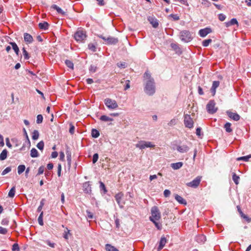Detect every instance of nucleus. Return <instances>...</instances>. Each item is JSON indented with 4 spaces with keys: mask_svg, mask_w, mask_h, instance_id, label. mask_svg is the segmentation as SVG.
I'll return each instance as SVG.
<instances>
[{
    "mask_svg": "<svg viewBox=\"0 0 251 251\" xmlns=\"http://www.w3.org/2000/svg\"><path fill=\"white\" fill-rule=\"evenodd\" d=\"M145 93L150 96L152 95L155 92V87L154 79L147 80L145 87Z\"/></svg>",
    "mask_w": 251,
    "mask_h": 251,
    "instance_id": "1",
    "label": "nucleus"
},
{
    "mask_svg": "<svg viewBox=\"0 0 251 251\" xmlns=\"http://www.w3.org/2000/svg\"><path fill=\"white\" fill-rule=\"evenodd\" d=\"M179 38L183 42L188 43L190 42L193 38L192 33L189 30H183L179 32Z\"/></svg>",
    "mask_w": 251,
    "mask_h": 251,
    "instance_id": "2",
    "label": "nucleus"
},
{
    "mask_svg": "<svg viewBox=\"0 0 251 251\" xmlns=\"http://www.w3.org/2000/svg\"><path fill=\"white\" fill-rule=\"evenodd\" d=\"M151 216L149 217V219L151 221H153V220H159L161 219V213L158 208L156 206L151 207Z\"/></svg>",
    "mask_w": 251,
    "mask_h": 251,
    "instance_id": "3",
    "label": "nucleus"
},
{
    "mask_svg": "<svg viewBox=\"0 0 251 251\" xmlns=\"http://www.w3.org/2000/svg\"><path fill=\"white\" fill-rule=\"evenodd\" d=\"M173 149L174 150H176L180 153H183L187 152L189 151L190 148L187 144L180 143L178 144L174 145Z\"/></svg>",
    "mask_w": 251,
    "mask_h": 251,
    "instance_id": "4",
    "label": "nucleus"
},
{
    "mask_svg": "<svg viewBox=\"0 0 251 251\" xmlns=\"http://www.w3.org/2000/svg\"><path fill=\"white\" fill-rule=\"evenodd\" d=\"M194 121L189 114H184V124L186 127L192 128L194 127Z\"/></svg>",
    "mask_w": 251,
    "mask_h": 251,
    "instance_id": "5",
    "label": "nucleus"
},
{
    "mask_svg": "<svg viewBox=\"0 0 251 251\" xmlns=\"http://www.w3.org/2000/svg\"><path fill=\"white\" fill-rule=\"evenodd\" d=\"M155 145L151 142L140 141L135 145V147L141 150L144 149L146 148H153Z\"/></svg>",
    "mask_w": 251,
    "mask_h": 251,
    "instance_id": "6",
    "label": "nucleus"
},
{
    "mask_svg": "<svg viewBox=\"0 0 251 251\" xmlns=\"http://www.w3.org/2000/svg\"><path fill=\"white\" fill-rule=\"evenodd\" d=\"M98 37L102 39L105 41L104 43L107 45H115L118 42V38L113 37H106L102 35H98Z\"/></svg>",
    "mask_w": 251,
    "mask_h": 251,
    "instance_id": "7",
    "label": "nucleus"
},
{
    "mask_svg": "<svg viewBox=\"0 0 251 251\" xmlns=\"http://www.w3.org/2000/svg\"><path fill=\"white\" fill-rule=\"evenodd\" d=\"M104 103L109 109H115L118 107V105L116 100L109 98H106L104 100Z\"/></svg>",
    "mask_w": 251,
    "mask_h": 251,
    "instance_id": "8",
    "label": "nucleus"
},
{
    "mask_svg": "<svg viewBox=\"0 0 251 251\" xmlns=\"http://www.w3.org/2000/svg\"><path fill=\"white\" fill-rule=\"evenodd\" d=\"M86 37L87 36L85 31L83 30H78L74 35L75 39L77 42H83L86 39Z\"/></svg>",
    "mask_w": 251,
    "mask_h": 251,
    "instance_id": "9",
    "label": "nucleus"
},
{
    "mask_svg": "<svg viewBox=\"0 0 251 251\" xmlns=\"http://www.w3.org/2000/svg\"><path fill=\"white\" fill-rule=\"evenodd\" d=\"M216 103L213 100H210L206 105L207 112L209 114H214L217 111V108L215 107Z\"/></svg>",
    "mask_w": 251,
    "mask_h": 251,
    "instance_id": "10",
    "label": "nucleus"
},
{
    "mask_svg": "<svg viewBox=\"0 0 251 251\" xmlns=\"http://www.w3.org/2000/svg\"><path fill=\"white\" fill-rule=\"evenodd\" d=\"M201 177L198 176L192 181L187 183L186 185L188 187L196 188L198 187L201 181Z\"/></svg>",
    "mask_w": 251,
    "mask_h": 251,
    "instance_id": "11",
    "label": "nucleus"
},
{
    "mask_svg": "<svg viewBox=\"0 0 251 251\" xmlns=\"http://www.w3.org/2000/svg\"><path fill=\"white\" fill-rule=\"evenodd\" d=\"M123 196L124 194L122 192H120L115 196V200L121 208H123L125 204V202L122 201Z\"/></svg>",
    "mask_w": 251,
    "mask_h": 251,
    "instance_id": "12",
    "label": "nucleus"
},
{
    "mask_svg": "<svg viewBox=\"0 0 251 251\" xmlns=\"http://www.w3.org/2000/svg\"><path fill=\"white\" fill-rule=\"evenodd\" d=\"M83 190L86 194H90L92 191L91 185L89 181H86L83 184Z\"/></svg>",
    "mask_w": 251,
    "mask_h": 251,
    "instance_id": "13",
    "label": "nucleus"
},
{
    "mask_svg": "<svg viewBox=\"0 0 251 251\" xmlns=\"http://www.w3.org/2000/svg\"><path fill=\"white\" fill-rule=\"evenodd\" d=\"M212 32V30L210 28L206 27L201 29L199 31L200 36L201 37H205L208 34Z\"/></svg>",
    "mask_w": 251,
    "mask_h": 251,
    "instance_id": "14",
    "label": "nucleus"
},
{
    "mask_svg": "<svg viewBox=\"0 0 251 251\" xmlns=\"http://www.w3.org/2000/svg\"><path fill=\"white\" fill-rule=\"evenodd\" d=\"M148 20L154 28H157L158 26V20L153 16H149Z\"/></svg>",
    "mask_w": 251,
    "mask_h": 251,
    "instance_id": "15",
    "label": "nucleus"
},
{
    "mask_svg": "<svg viewBox=\"0 0 251 251\" xmlns=\"http://www.w3.org/2000/svg\"><path fill=\"white\" fill-rule=\"evenodd\" d=\"M226 113L230 118L232 119L235 121L239 120L240 118V116L236 113H233L230 111H227Z\"/></svg>",
    "mask_w": 251,
    "mask_h": 251,
    "instance_id": "16",
    "label": "nucleus"
},
{
    "mask_svg": "<svg viewBox=\"0 0 251 251\" xmlns=\"http://www.w3.org/2000/svg\"><path fill=\"white\" fill-rule=\"evenodd\" d=\"M220 85V82L219 81H214L212 83V86L210 89L211 92L212 94V96H214L216 93V90Z\"/></svg>",
    "mask_w": 251,
    "mask_h": 251,
    "instance_id": "17",
    "label": "nucleus"
},
{
    "mask_svg": "<svg viewBox=\"0 0 251 251\" xmlns=\"http://www.w3.org/2000/svg\"><path fill=\"white\" fill-rule=\"evenodd\" d=\"M167 242V240L165 237H162L159 243V246L157 247V251H160L163 249Z\"/></svg>",
    "mask_w": 251,
    "mask_h": 251,
    "instance_id": "18",
    "label": "nucleus"
},
{
    "mask_svg": "<svg viewBox=\"0 0 251 251\" xmlns=\"http://www.w3.org/2000/svg\"><path fill=\"white\" fill-rule=\"evenodd\" d=\"M24 38L25 41L27 44H30L33 41L32 36L30 34H29V33H24Z\"/></svg>",
    "mask_w": 251,
    "mask_h": 251,
    "instance_id": "19",
    "label": "nucleus"
},
{
    "mask_svg": "<svg viewBox=\"0 0 251 251\" xmlns=\"http://www.w3.org/2000/svg\"><path fill=\"white\" fill-rule=\"evenodd\" d=\"M171 47L174 50H175L176 53L180 54L182 53L181 50L178 44L176 43H172L171 44Z\"/></svg>",
    "mask_w": 251,
    "mask_h": 251,
    "instance_id": "20",
    "label": "nucleus"
},
{
    "mask_svg": "<svg viewBox=\"0 0 251 251\" xmlns=\"http://www.w3.org/2000/svg\"><path fill=\"white\" fill-rule=\"evenodd\" d=\"M196 240L200 244H203L206 241V237L203 234L199 235L196 237Z\"/></svg>",
    "mask_w": 251,
    "mask_h": 251,
    "instance_id": "21",
    "label": "nucleus"
},
{
    "mask_svg": "<svg viewBox=\"0 0 251 251\" xmlns=\"http://www.w3.org/2000/svg\"><path fill=\"white\" fill-rule=\"evenodd\" d=\"M175 198L179 203L183 204L184 205H186L187 202L185 200H184L182 197L180 196L175 194Z\"/></svg>",
    "mask_w": 251,
    "mask_h": 251,
    "instance_id": "22",
    "label": "nucleus"
},
{
    "mask_svg": "<svg viewBox=\"0 0 251 251\" xmlns=\"http://www.w3.org/2000/svg\"><path fill=\"white\" fill-rule=\"evenodd\" d=\"M225 24L227 27L234 25H237V26H238V21L235 18L232 19L230 21L226 22Z\"/></svg>",
    "mask_w": 251,
    "mask_h": 251,
    "instance_id": "23",
    "label": "nucleus"
},
{
    "mask_svg": "<svg viewBox=\"0 0 251 251\" xmlns=\"http://www.w3.org/2000/svg\"><path fill=\"white\" fill-rule=\"evenodd\" d=\"M171 167L174 170H177L180 169L183 165V163L181 162H179L177 163H174L171 164Z\"/></svg>",
    "mask_w": 251,
    "mask_h": 251,
    "instance_id": "24",
    "label": "nucleus"
},
{
    "mask_svg": "<svg viewBox=\"0 0 251 251\" xmlns=\"http://www.w3.org/2000/svg\"><path fill=\"white\" fill-rule=\"evenodd\" d=\"M49 26V24L46 22L43 23H40L39 24V27L40 29L43 30H47L48 29Z\"/></svg>",
    "mask_w": 251,
    "mask_h": 251,
    "instance_id": "25",
    "label": "nucleus"
},
{
    "mask_svg": "<svg viewBox=\"0 0 251 251\" xmlns=\"http://www.w3.org/2000/svg\"><path fill=\"white\" fill-rule=\"evenodd\" d=\"M105 250L106 251H119L114 246H113L109 244H106Z\"/></svg>",
    "mask_w": 251,
    "mask_h": 251,
    "instance_id": "26",
    "label": "nucleus"
},
{
    "mask_svg": "<svg viewBox=\"0 0 251 251\" xmlns=\"http://www.w3.org/2000/svg\"><path fill=\"white\" fill-rule=\"evenodd\" d=\"M51 7L56 10L58 13L61 14L62 15H64L65 14V12H64L61 8L55 4L52 5Z\"/></svg>",
    "mask_w": 251,
    "mask_h": 251,
    "instance_id": "27",
    "label": "nucleus"
},
{
    "mask_svg": "<svg viewBox=\"0 0 251 251\" xmlns=\"http://www.w3.org/2000/svg\"><path fill=\"white\" fill-rule=\"evenodd\" d=\"M30 156L32 157H38L39 155L38 151L35 148H32L30 151Z\"/></svg>",
    "mask_w": 251,
    "mask_h": 251,
    "instance_id": "28",
    "label": "nucleus"
},
{
    "mask_svg": "<svg viewBox=\"0 0 251 251\" xmlns=\"http://www.w3.org/2000/svg\"><path fill=\"white\" fill-rule=\"evenodd\" d=\"M10 44L12 46L13 50H14L15 52L17 55L19 54V52L20 51L19 47L17 45L15 42H10Z\"/></svg>",
    "mask_w": 251,
    "mask_h": 251,
    "instance_id": "29",
    "label": "nucleus"
},
{
    "mask_svg": "<svg viewBox=\"0 0 251 251\" xmlns=\"http://www.w3.org/2000/svg\"><path fill=\"white\" fill-rule=\"evenodd\" d=\"M7 151L6 149L3 150L0 154V160H4L7 157Z\"/></svg>",
    "mask_w": 251,
    "mask_h": 251,
    "instance_id": "30",
    "label": "nucleus"
},
{
    "mask_svg": "<svg viewBox=\"0 0 251 251\" xmlns=\"http://www.w3.org/2000/svg\"><path fill=\"white\" fill-rule=\"evenodd\" d=\"M231 124L230 123H226L225 126L224 128L226 131L228 133H230L232 131V129L231 128Z\"/></svg>",
    "mask_w": 251,
    "mask_h": 251,
    "instance_id": "31",
    "label": "nucleus"
},
{
    "mask_svg": "<svg viewBox=\"0 0 251 251\" xmlns=\"http://www.w3.org/2000/svg\"><path fill=\"white\" fill-rule=\"evenodd\" d=\"M39 136V133L38 130H34L32 133V139L33 140H37Z\"/></svg>",
    "mask_w": 251,
    "mask_h": 251,
    "instance_id": "32",
    "label": "nucleus"
},
{
    "mask_svg": "<svg viewBox=\"0 0 251 251\" xmlns=\"http://www.w3.org/2000/svg\"><path fill=\"white\" fill-rule=\"evenodd\" d=\"M92 136L94 138H98L100 135L99 131L96 129H92L91 131Z\"/></svg>",
    "mask_w": 251,
    "mask_h": 251,
    "instance_id": "33",
    "label": "nucleus"
},
{
    "mask_svg": "<svg viewBox=\"0 0 251 251\" xmlns=\"http://www.w3.org/2000/svg\"><path fill=\"white\" fill-rule=\"evenodd\" d=\"M100 120L102 121L108 122V121H113V119L111 118L106 115H102L100 117Z\"/></svg>",
    "mask_w": 251,
    "mask_h": 251,
    "instance_id": "34",
    "label": "nucleus"
},
{
    "mask_svg": "<svg viewBox=\"0 0 251 251\" xmlns=\"http://www.w3.org/2000/svg\"><path fill=\"white\" fill-rule=\"evenodd\" d=\"M159 220H153V221H151L155 225L156 228L158 230H161L162 228V224L159 222H158Z\"/></svg>",
    "mask_w": 251,
    "mask_h": 251,
    "instance_id": "35",
    "label": "nucleus"
},
{
    "mask_svg": "<svg viewBox=\"0 0 251 251\" xmlns=\"http://www.w3.org/2000/svg\"><path fill=\"white\" fill-rule=\"evenodd\" d=\"M251 158V154H249L247 156L240 157L237 158V160L238 161L243 160L244 161H248L250 158Z\"/></svg>",
    "mask_w": 251,
    "mask_h": 251,
    "instance_id": "36",
    "label": "nucleus"
},
{
    "mask_svg": "<svg viewBox=\"0 0 251 251\" xmlns=\"http://www.w3.org/2000/svg\"><path fill=\"white\" fill-rule=\"evenodd\" d=\"M232 179L236 185L239 184L240 177L239 176H237L235 173H233L232 175Z\"/></svg>",
    "mask_w": 251,
    "mask_h": 251,
    "instance_id": "37",
    "label": "nucleus"
},
{
    "mask_svg": "<svg viewBox=\"0 0 251 251\" xmlns=\"http://www.w3.org/2000/svg\"><path fill=\"white\" fill-rule=\"evenodd\" d=\"M25 167L24 165H20L18 167V173L20 175L24 172Z\"/></svg>",
    "mask_w": 251,
    "mask_h": 251,
    "instance_id": "38",
    "label": "nucleus"
},
{
    "mask_svg": "<svg viewBox=\"0 0 251 251\" xmlns=\"http://www.w3.org/2000/svg\"><path fill=\"white\" fill-rule=\"evenodd\" d=\"M15 191H16V190H15V186H13L11 189L9 191V193H8V196L10 197V198H13L15 196Z\"/></svg>",
    "mask_w": 251,
    "mask_h": 251,
    "instance_id": "39",
    "label": "nucleus"
},
{
    "mask_svg": "<svg viewBox=\"0 0 251 251\" xmlns=\"http://www.w3.org/2000/svg\"><path fill=\"white\" fill-rule=\"evenodd\" d=\"M88 49L93 52L96 51V46L93 43H89L88 45Z\"/></svg>",
    "mask_w": 251,
    "mask_h": 251,
    "instance_id": "40",
    "label": "nucleus"
},
{
    "mask_svg": "<svg viewBox=\"0 0 251 251\" xmlns=\"http://www.w3.org/2000/svg\"><path fill=\"white\" fill-rule=\"evenodd\" d=\"M22 50L25 59L28 60L30 58L28 52L25 50V48H23Z\"/></svg>",
    "mask_w": 251,
    "mask_h": 251,
    "instance_id": "41",
    "label": "nucleus"
},
{
    "mask_svg": "<svg viewBox=\"0 0 251 251\" xmlns=\"http://www.w3.org/2000/svg\"><path fill=\"white\" fill-rule=\"evenodd\" d=\"M43 217V212H41L38 218V223L40 226H43L44 225Z\"/></svg>",
    "mask_w": 251,
    "mask_h": 251,
    "instance_id": "42",
    "label": "nucleus"
},
{
    "mask_svg": "<svg viewBox=\"0 0 251 251\" xmlns=\"http://www.w3.org/2000/svg\"><path fill=\"white\" fill-rule=\"evenodd\" d=\"M24 134L26 140H27V147H29L30 146V142L28 138L27 132L25 128H23Z\"/></svg>",
    "mask_w": 251,
    "mask_h": 251,
    "instance_id": "43",
    "label": "nucleus"
},
{
    "mask_svg": "<svg viewBox=\"0 0 251 251\" xmlns=\"http://www.w3.org/2000/svg\"><path fill=\"white\" fill-rule=\"evenodd\" d=\"M212 40L211 39H208L206 40H204L202 41V45L203 47H207L212 42Z\"/></svg>",
    "mask_w": 251,
    "mask_h": 251,
    "instance_id": "44",
    "label": "nucleus"
},
{
    "mask_svg": "<svg viewBox=\"0 0 251 251\" xmlns=\"http://www.w3.org/2000/svg\"><path fill=\"white\" fill-rule=\"evenodd\" d=\"M240 216L242 218L244 219L247 222L250 223L251 221V219L248 217V216L244 214L243 212H240Z\"/></svg>",
    "mask_w": 251,
    "mask_h": 251,
    "instance_id": "45",
    "label": "nucleus"
},
{
    "mask_svg": "<svg viewBox=\"0 0 251 251\" xmlns=\"http://www.w3.org/2000/svg\"><path fill=\"white\" fill-rule=\"evenodd\" d=\"M65 64H66V66L68 67H69V68H70L71 69H73V68H74V64H73V63L71 61H70L69 60H66L65 61Z\"/></svg>",
    "mask_w": 251,
    "mask_h": 251,
    "instance_id": "46",
    "label": "nucleus"
},
{
    "mask_svg": "<svg viewBox=\"0 0 251 251\" xmlns=\"http://www.w3.org/2000/svg\"><path fill=\"white\" fill-rule=\"evenodd\" d=\"M66 155L67 161L69 163H71V152L69 151V148H67L66 151Z\"/></svg>",
    "mask_w": 251,
    "mask_h": 251,
    "instance_id": "47",
    "label": "nucleus"
},
{
    "mask_svg": "<svg viewBox=\"0 0 251 251\" xmlns=\"http://www.w3.org/2000/svg\"><path fill=\"white\" fill-rule=\"evenodd\" d=\"M37 147L40 150H43L44 147V143L43 141L39 142L37 145Z\"/></svg>",
    "mask_w": 251,
    "mask_h": 251,
    "instance_id": "48",
    "label": "nucleus"
},
{
    "mask_svg": "<svg viewBox=\"0 0 251 251\" xmlns=\"http://www.w3.org/2000/svg\"><path fill=\"white\" fill-rule=\"evenodd\" d=\"M144 78L146 79H147V80H151V79H153V78L151 77V74L148 72H146L145 73Z\"/></svg>",
    "mask_w": 251,
    "mask_h": 251,
    "instance_id": "49",
    "label": "nucleus"
},
{
    "mask_svg": "<svg viewBox=\"0 0 251 251\" xmlns=\"http://www.w3.org/2000/svg\"><path fill=\"white\" fill-rule=\"evenodd\" d=\"M44 199H42L40 201V204L37 208L38 212H41L44 205Z\"/></svg>",
    "mask_w": 251,
    "mask_h": 251,
    "instance_id": "50",
    "label": "nucleus"
},
{
    "mask_svg": "<svg viewBox=\"0 0 251 251\" xmlns=\"http://www.w3.org/2000/svg\"><path fill=\"white\" fill-rule=\"evenodd\" d=\"M11 171V168L10 167L6 168L1 173V175L4 176Z\"/></svg>",
    "mask_w": 251,
    "mask_h": 251,
    "instance_id": "51",
    "label": "nucleus"
},
{
    "mask_svg": "<svg viewBox=\"0 0 251 251\" xmlns=\"http://www.w3.org/2000/svg\"><path fill=\"white\" fill-rule=\"evenodd\" d=\"M43 119V116L42 115H41V114L38 115L37 116V120H36L37 123L40 124V123H42Z\"/></svg>",
    "mask_w": 251,
    "mask_h": 251,
    "instance_id": "52",
    "label": "nucleus"
},
{
    "mask_svg": "<svg viewBox=\"0 0 251 251\" xmlns=\"http://www.w3.org/2000/svg\"><path fill=\"white\" fill-rule=\"evenodd\" d=\"M219 20L221 21H224L226 18V16L222 13L219 14L218 15Z\"/></svg>",
    "mask_w": 251,
    "mask_h": 251,
    "instance_id": "53",
    "label": "nucleus"
},
{
    "mask_svg": "<svg viewBox=\"0 0 251 251\" xmlns=\"http://www.w3.org/2000/svg\"><path fill=\"white\" fill-rule=\"evenodd\" d=\"M99 158V154L98 153H95L93 156V163L95 164L98 161Z\"/></svg>",
    "mask_w": 251,
    "mask_h": 251,
    "instance_id": "54",
    "label": "nucleus"
},
{
    "mask_svg": "<svg viewBox=\"0 0 251 251\" xmlns=\"http://www.w3.org/2000/svg\"><path fill=\"white\" fill-rule=\"evenodd\" d=\"M176 123H177V119H173L168 123V125L169 126H173L175 125L176 124Z\"/></svg>",
    "mask_w": 251,
    "mask_h": 251,
    "instance_id": "55",
    "label": "nucleus"
},
{
    "mask_svg": "<svg viewBox=\"0 0 251 251\" xmlns=\"http://www.w3.org/2000/svg\"><path fill=\"white\" fill-rule=\"evenodd\" d=\"M86 216L87 217V218L90 219H92L93 218V213L88 210L86 211Z\"/></svg>",
    "mask_w": 251,
    "mask_h": 251,
    "instance_id": "56",
    "label": "nucleus"
},
{
    "mask_svg": "<svg viewBox=\"0 0 251 251\" xmlns=\"http://www.w3.org/2000/svg\"><path fill=\"white\" fill-rule=\"evenodd\" d=\"M70 129H69V132L71 134H73L75 132V126H73V125L72 124H70Z\"/></svg>",
    "mask_w": 251,
    "mask_h": 251,
    "instance_id": "57",
    "label": "nucleus"
},
{
    "mask_svg": "<svg viewBox=\"0 0 251 251\" xmlns=\"http://www.w3.org/2000/svg\"><path fill=\"white\" fill-rule=\"evenodd\" d=\"M19 249H19V245L18 244L15 243L13 244V245L12 246V249L13 251H19Z\"/></svg>",
    "mask_w": 251,
    "mask_h": 251,
    "instance_id": "58",
    "label": "nucleus"
},
{
    "mask_svg": "<svg viewBox=\"0 0 251 251\" xmlns=\"http://www.w3.org/2000/svg\"><path fill=\"white\" fill-rule=\"evenodd\" d=\"M7 233V230L5 228L0 226V234H6Z\"/></svg>",
    "mask_w": 251,
    "mask_h": 251,
    "instance_id": "59",
    "label": "nucleus"
},
{
    "mask_svg": "<svg viewBox=\"0 0 251 251\" xmlns=\"http://www.w3.org/2000/svg\"><path fill=\"white\" fill-rule=\"evenodd\" d=\"M118 67L121 68H125L126 67V64L125 62H119L117 64Z\"/></svg>",
    "mask_w": 251,
    "mask_h": 251,
    "instance_id": "60",
    "label": "nucleus"
},
{
    "mask_svg": "<svg viewBox=\"0 0 251 251\" xmlns=\"http://www.w3.org/2000/svg\"><path fill=\"white\" fill-rule=\"evenodd\" d=\"M44 166H40L38 169V172L37 174V175H40L44 173Z\"/></svg>",
    "mask_w": 251,
    "mask_h": 251,
    "instance_id": "61",
    "label": "nucleus"
},
{
    "mask_svg": "<svg viewBox=\"0 0 251 251\" xmlns=\"http://www.w3.org/2000/svg\"><path fill=\"white\" fill-rule=\"evenodd\" d=\"M97 67L94 65H91L89 68V71L92 73H95L97 70Z\"/></svg>",
    "mask_w": 251,
    "mask_h": 251,
    "instance_id": "62",
    "label": "nucleus"
},
{
    "mask_svg": "<svg viewBox=\"0 0 251 251\" xmlns=\"http://www.w3.org/2000/svg\"><path fill=\"white\" fill-rule=\"evenodd\" d=\"M169 16L172 17L175 21H177L179 19V17L177 14H172Z\"/></svg>",
    "mask_w": 251,
    "mask_h": 251,
    "instance_id": "63",
    "label": "nucleus"
},
{
    "mask_svg": "<svg viewBox=\"0 0 251 251\" xmlns=\"http://www.w3.org/2000/svg\"><path fill=\"white\" fill-rule=\"evenodd\" d=\"M171 194V192L168 189H166L164 191V196L165 197H168Z\"/></svg>",
    "mask_w": 251,
    "mask_h": 251,
    "instance_id": "64",
    "label": "nucleus"
}]
</instances>
